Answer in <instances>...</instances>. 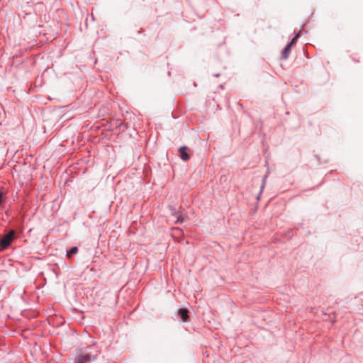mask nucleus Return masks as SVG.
<instances>
[{
  "label": "nucleus",
  "instance_id": "7ed1b4c3",
  "mask_svg": "<svg viewBox=\"0 0 363 363\" xmlns=\"http://www.w3.org/2000/svg\"><path fill=\"white\" fill-rule=\"evenodd\" d=\"M179 155L182 160L187 161L189 160L190 156L187 152V147L185 146L181 147L179 149Z\"/></svg>",
  "mask_w": 363,
  "mask_h": 363
},
{
  "label": "nucleus",
  "instance_id": "1a4fd4ad",
  "mask_svg": "<svg viewBox=\"0 0 363 363\" xmlns=\"http://www.w3.org/2000/svg\"><path fill=\"white\" fill-rule=\"evenodd\" d=\"M2 203V194H0V205Z\"/></svg>",
  "mask_w": 363,
  "mask_h": 363
},
{
  "label": "nucleus",
  "instance_id": "f257e3e1",
  "mask_svg": "<svg viewBox=\"0 0 363 363\" xmlns=\"http://www.w3.org/2000/svg\"><path fill=\"white\" fill-rule=\"evenodd\" d=\"M14 235L15 231L11 230L8 234L5 235L0 239V246L1 250H5L10 245L11 242L14 238Z\"/></svg>",
  "mask_w": 363,
  "mask_h": 363
},
{
  "label": "nucleus",
  "instance_id": "0eeeda50",
  "mask_svg": "<svg viewBox=\"0 0 363 363\" xmlns=\"http://www.w3.org/2000/svg\"><path fill=\"white\" fill-rule=\"evenodd\" d=\"M186 218V216L180 215L177 217V223H183Z\"/></svg>",
  "mask_w": 363,
  "mask_h": 363
},
{
  "label": "nucleus",
  "instance_id": "20e7f679",
  "mask_svg": "<svg viewBox=\"0 0 363 363\" xmlns=\"http://www.w3.org/2000/svg\"><path fill=\"white\" fill-rule=\"evenodd\" d=\"M188 313H189L188 310L185 309V308H182L179 311V314L180 315V316L184 322H186L188 320V318H189Z\"/></svg>",
  "mask_w": 363,
  "mask_h": 363
},
{
  "label": "nucleus",
  "instance_id": "423d86ee",
  "mask_svg": "<svg viewBox=\"0 0 363 363\" xmlns=\"http://www.w3.org/2000/svg\"><path fill=\"white\" fill-rule=\"evenodd\" d=\"M78 252V248L77 247H72L67 253L68 258H71L72 255H75Z\"/></svg>",
  "mask_w": 363,
  "mask_h": 363
},
{
  "label": "nucleus",
  "instance_id": "6e6552de",
  "mask_svg": "<svg viewBox=\"0 0 363 363\" xmlns=\"http://www.w3.org/2000/svg\"><path fill=\"white\" fill-rule=\"evenodd\" d=\"M298 35H297L296 37H294V38L292 39V40H291V43H291V45L295 43V41H296V38H298Z\"/></svg>",
  "mask_w": 363,
  "mask_h": 363
},
{
  "label": "nucleus",
  "instance_id": "39448f33",
  "mask_svg": "<svg viewBox=\"0 0 363 363\" xmlns=\"http://www.w3.org/2000/svg\"><path fill=\"white\" fill-rule=\"evenodd\" d=\"M291 43H289L286 45V47L284 48L283 52H282V57L284 59H286L291 52Z\"/></svg>",
  "mask_w": 363,
  "mask_h": 363
},
{
  "label": "nucleus",
  "instance_id": "f03ea898",
  "mask_svg": "<svg viewBox=\"0 0 363 363\" xmlns=\"http://www.w3.org/2000/svg\"><path fill=\"white\" fill-rule=\"evenodd\" d=\"M95 359L94 357H91L89 354L82 353L79 354L76 358V363H87Z\"/></svg>",
  "mask_w": 363,
  "mask_h": 363
}]
</instances>
